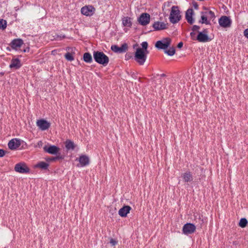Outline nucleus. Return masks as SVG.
Listing matches in <instances>:
<instances>
[{
  "instance_id": "f257e3e1",
  "label": "nucleus",
  "mask_w": 248,
  "mask_h": 248,
  "mask_svg": "<svg viewBox=\"0 0 248 248\" xmlns=\"http://www.w3.org/2000/svg\"><path fill=\"white\" fill-rule=\"evenodd\" d=\"M93 57L96 62L104 66H106L109 62L108 57L103 52L94 51Z\"/></svg>"
},
{
  "instance_id": "f03ea898",
  "label": "nucleus",
  "mask_w": 248,
  "mask_h": 248,
  "mask_svg": "<svg viewBox=\"0 0 248 248\" xmlns=\"http://www.w3.org/2000/svg\"><path fill=\"white\" fill-rule=\"evenodd\" d=\"M147 54L141 48H138L135 53V60L140 65H143L146 60Z\"/></svg>"
},
{
  "instance_id": "7ed1b4c3",
  "label": "nucleus",
  "mask_w": 248,
  "mask_h": 248,
  "mask_svg": "<svg viewBox=\"0 0 248 248\" xmlns=\"http://www.w3.org/2000/svg\"><path fill=\"white\" fill-rule=\"evenodd\" d=\"M181 16L180 10L177 6H173L171 7L169 19L172 24L178 23L181 19Z\"/></svg>"
},
{
  "instance_id": "20e7f679",
  "label": "nucleus",
  "mask_w": 248,
  "mask_h": 248,
  "mask_svg": "<svg viewBox=\"0 0 248 248\" xmlns=\"http://www.w3.org/2000/svg\"><path fill=\"white\" fill-rule=\"evenodd\" d=\"M170 42L171 39L170 38H166L157 41L155 46L156 48L160 49H166L170 46Z\"/></svg>"
},
{
  "instance_id": "39448f33",
  "label": "nucleus",
  "mask_w": 248,
  "mask_h": 248,
  "mask_svg": "<svg viewBox=\"0 0 248 248\" xmlns=\"http://www.w3.org/2000/svg\"><path fill=\"white\" fill-rule=\"evenodd\" d=\"M16 171L20 173H27L29 172L30 169L24 162H20L16 164L15 166Z\"/></svg>"
},
{
  "instance_id": "423d86ee",
  "label": "nucleus",
  "mask_w": 248,
  "mask_h": 248,
  "mask_svg": "<svg viewBox=\"0 0 248 248\" xmlns=\"http://www.w3.org/2000/svg\"><path fill=\"white\" fill-rule=\"evenodd\" d=\"M95 8L91 5H86L81 9V14L87 16H93L95 13Z\"/></svg>"
},
{
  "instance_id": "0eeeda50",
  "label": "nucleus",
  "mask_w": 248,
  "mask_h": 248,
  "mask_svg": "<svg viewBox=\"0 0 248 248\" xmlns=\"http://www.w3.org/2000/svg\"><path fill=\"white\" fill-rule=\"evenodd\" d=\"M79 162V163L77 165L78 167H84L89 164L90 158L88 156L84 155H81L79 157L76 159Z\"/></svg>"
},
{
  "instance_id": "6e6552de",
  "label": "nucleus",
  "mask_w": 248,
  "mask_h": 248,
  "mask_svg": "<svg viewBox=\"0 0 248 248\" xmlns=\"http://www.w3.org/2000/svg\"><path fill=\"white\" fill-rule=\"evenodd\" d=\"M218 23L221 27L228 28L231 26L232 20L227 16H222L218 19Z\"/></svg>"
},
{
  "instance_id": "1a4fd4ad",
  "label": "nucleus",
  "mask_w": 248,
  "mask_h": 248,
  "mask_svg": "<svg viewBox=\"0 0 248 248\" xmlns=\"http://www.w3.org/2000/svg\"><path fill=\"white\" fill-rule=\"evenodd\" d=\"M150 16L147 13H142L138 18V22L142 26H146L150 23Z\"/></svg>"
},
{
  "instance_id": "9d476101",
  "label": "nucleus",
  "mask_w": 248,
  "mask_h": 248,
  "mask_svg": "<svg viewBox=\"0 0 248 248\" xmlns=\"http://www.w3.org/2000/svg\"><path fill=\"white\" fill-rule=\"evenodd\" d=\"M23 141L18 139H13L8 142V146L11 150H16L21 144Z\"/></svg>"
},
{
  "instance_id": "9b49d317",
  "label": "nucleus",
  "mask_w": 248,
  "mask_h": 248,
  "mask_svg": "<svg viewBox=\"0 0 248 248\" xmlns=\"http://www.w3.org/2000/svg\"><path fill=\"white\" fill-rule=\"evenodd\" d=\"M196 230V226L192 223H186L183 228V232L185 234L188 235L193 233Z\"/></svg>"
},
{
  "instance_id": "f8f14e48",
  "label": "nucleus",
  "mask_w": 248,
  "mask_h": 248,
  "mask_svg": "<svg viewBox=\"0 0 248 248\" xmlns=\"http://www.w3.org/2000/svg\"><path fill=\"white\" fill-rule=\"evenodd\" d=\"M122 25L125 27L124 30L127 32L128 28H130L132 25V18L128 16H124L122 18Z\"/></svg>"
},
{
  "instance_id": "ddd939ff",
  "label": "nucleus",
  "mask_w": 248,
  "mask_h": 248,
  "mask_svg": "<svg viewBox=\"0 0 248 248\" xmlns=\"http://www.w3.org/2000/svg\"><path fill=\"white\" fill-rule=\"evenodd\" d=\"M36 125L41 130L43 131L47 129L50 125L49 123L44 119L37 120L36 122Z\"/></svg>"
},
{
  "instance_id": "4468645a",
  "label": "nucleus",
  "mask_w": 248,
  "mask_h": 248,
  "mask_svg": "<svg viewBox=\"0 0 248 248\" xmlns=\"http://www.w3.org/2000/svg\"><path fill=\"white\" fill-rule=\"evenodd\" d=\"M111 49L114 52L122 53L126 51L127 45L126 44H124L120 47L116 45H113L111 46Z\"/></svg>"
},
{
  "instance_id": "2eb2a0df",
  "label": "nucleus",
  "mask_w": 248,
  "mask_h": 248,
  "mask_svg": "<svg viewBox=\"0 0 248 248\" xmlns=\"http://www.w3.org/2000/svg\"><path fill=\"white\" fill-rule=\"evenodd\" d=\"M23 43V41L21 39H15L11 42V46L16 50H18Z\"/></svg>"
},
{
  "instance_id": "dca6fc26",
  "label": "nucleus",
  "mask_w": 248,
  "mask_h": 248,
  "mask_svg": "<svg viewBox=\"0 0 248 248\" xmlns=\"http://www.w3.org/2000/svg\"><path fill=\"white\" fill-rule=\"evenodd\" d=\"M44 150L50 154L56 155L59 152L60 148L55 145L45 146L44 147Z\"/></svg>"
},
{
  "instance_id": "f3484780",
  "label": "nucleus",
  "mask_w": 248,
  "mask_h": 248,
  "mask_svg": "<svg viewBox=\"0 0 248 248\" xmlns=\"http://www.w3.org/2000/svg\"><path fill=\"white\" fill-rule=\"evenodd\" d=\"M155 31H160L167 29V24L164 22L156 21L153 25Z\"/></svg>"
},
{
  "instance_id": "a211bd4d",
  "label": "nucleus",
  "mask_w": 248,
  "mask_h": 248,
  "mask_svg": "<svg viewBox=\"0 0 248 248\" xmlns=\"http://www.w3.org/2000/svg\"><path fill=\"white\" fill-rule=\"evenodd\" d=\"M22 66L20 60L18 58H13L11 61L9 67L11 69H17Z\"/></svg>"
},
{
  "instance_id": "6ab92c4d",
  "label": "nucleus",
  "mask_w": 248,
  "mask_h": 248,
  "mask_svg": "<svg viewBox=\"0 0 248 248\" xmlns=\"http://www.w3.org/2000/svg\"><path fill=\"white\" fill-rule=\"evenodd\" d=\"M194 11L192 9H188L186 13V18L187 22L192 24L194 22V19L193 18Z\"/></svg>"
},
{
  "instance_id": "aec40b11",
  "label": "nucleus",
  "mask_w": 248,
  "mask_h": 248,
  "mask_svg": "<svg viewBox=\"0 0 248 248\" xmlns=\"http://www.w3.org/2000/svg\"><path fill=\"white\" fill-rule=\"evenodd\" d=\"M131 209V207L130 206L128 205L124 206L119 210V215L122 217H126Z\"/></svg>"
},
{
  "instance_id": "412c9836",
  "label": "nucleus",
  "mask_w": 248,
  "mask_h": 248,
  "mask_svg": "<svg viewBox=\"0 0 248 248\" xmlns=\"http://www.w3.org/2000/svg\"><path fill=\"white\" fill-rule=\"evenodd\" d=\"M204 11H202L207 18L211 21L213 20L216 17L215 13L211 11L210 9L203 7Z\"/></svg>"
},
{
  "instance_id": "4be33fe9",
  "label": "nucleus",
  "mask_w": 248,
  "mask_h": 248,
  "mask_svg": "<svg viewBox=\"0 0 248 248\" xmlns=\"http://www.w3.org/2000/svg\"><path fill=\"white\" fill-rule=\"evenodd\" d=\"M197 39L200 42H206L209 40L208 35L203 32L199 33Z\"/></svg>"
},
{
  "instance_id": "5701e85b",
  "label": "nucleus",
  "mask_w": 248,
  "mask_h": 248,
  "mask_svg": "<svg viewBox=\"0 0 248 248\" xmlns=\"http://www.w3.org/2000/svg\"><path fill=\"white\" fill-rule=\"evenodd\" d=\"M182 177L185 182H190L193 181V176L191 172L187 171L182 174Z\"/></svg>"
},
{
  "instance_id": "b1692460",
  "label": "nucleus",
  "mask_w": 248,
  "mask_h": 248,
  "mask_svg": "<svg viewBox=\"0 0 248 248\" xmlns=\"http://www.w3.org/2000/svg\"><path fill=\"white\" fill-rule=\"evenodd\" d=\"M201 19L199 21V23L202 24H205L206 25H210V20L207 18V17L204 15V14L202 12H201Z\"/></svg>"
},
{
  "instance_id": "393cba45",
  "label": "nucleus",
  "mask_w": 248,
  "mask_h": 248,
  "mask_svg": "<svg viewBox=\"0 0 248 248\" xmlns=\"http://www.w3.org/2000/svg\"><path fill=\"white\" fill-rule=\"evenodd\" d=\"M49 166V164L43 161L39 162L34 165V168H40L42 170H46Z\"/></svg>"
},
{
  "instance_id": "a878e982",
  "label": "nucleus",
  "mask_w": 248,
  "mask_h": 248,
  "mask_svg": "<svg viewBox=\"0 0 248 248\" xmlns=\"http://www.w3.org/2000/svg\"><path fill=\"white\" fill-rule=\"evenodd\" d=\"M65 147L68 150H74L75 148V145L72 141L70 140H67L65 141Z\"/></svg>"
},
{
  "instance_id": "bb28decb",
  "label": "nucleus",
  "mask_w": 248,
  "mask_h": 248,
  "mask_svg": "<svg viewBox=\"0 0 248 248\" xmlns=\"http://www.w3.org/2000/svg\"><path fill=\"white\" fill-rule=\"evenodd\" d=\"M84 61L88 63H91L93 60L92 55L89 53H85L83 55Z\"/></svg>"
},
{
  "instance_id": "cd10ccee",
  "label": "nucleus",
  "mask_w": 248,
  "mask_h": 248,
  "mask_svg": "<svg viewBox=\"0 0 248 248\" xmlns=\"http://www.w3.org/2000/svg\"><path fill=\"white\" fill-rule=\"evenodd\" d=\"M247 224L248 221L247 219L245 218H243L240 219L239 223V225L242 228H244L247 226Z\"/></svg>"
},
{
  "instance_id": "c85d7f7f",
  "label": "nucleus",
  "mask_w": 248,
  "mask_h": 248,
  "mask_svg": "<svg viewBox=\"0 0 248 248\" xmlns=\"http://www.w3.org/2000/svg\"><path fill=\"white\" fill-rule=\"evenodd\" d=\"M65 58L69 61H72L74 60V56L72 54L68 52L65 54Z\"/></svg>"
},
{
  "instance_id": "c756f323",
  "label": "nucleus",
  "mask_w": 248,
  "mask_h": 248,
  "mask_svg": "<svg viewBox=\"0 0 248 248\" xmlns=\"http://www.w3.org/2000/svg\"><path fill=\"white\" fill-rule=\"evenodd\" d=\"M175 49L173 47L170 48L168 50H166L165 52L169 56H173L175 54Z\"/></svg>"
},
{
  "instance_id": "7c9ffc66",
  "label": "nucleus",
  "mask_w": 248,
  "mask_h": 248,
  "mask_svg": "<svg viewBox=\"0 0 248 248\" xmlns=\"http://www.w3.org/2000/svg\"><path fill=\"white\" fill-rule=\"evenodd\" d=\"M7 27V22L5 20H0V29L4 30Z\"/></svg>"
},
{
  "instance_id": "2f4dec72",
  "label": "nucleus",
  "mask_w": 248,
  "mask_h": 248,
  "mask_svg": "<svg viewBox=\"0 0 248 248\" xmlns=\"http://www.w3.org/2000/svg\"><path fill=\"white\" fill-rule=\"evenodd\" d=\"M141 46H142L141 49L144 51V52H147L148 53V51L147 50V47H148V43L147 42H143Z\"/></svg>"
},
{
  "instance_id": "473e14b6",
  "label": "nucleus",
  "mask_w": 248,
  "mask_h": 248,
  "mask_svg": "<svg viewBox=\"0 0 248 248\" xmlns=\"http://www.w3.org/2000/svg\"><path fill=\"white\" fill-rule=\"evenodd\" d=\"M43 144V142L41 140H40L37 142V143L34 146V147L36 148H40L42 146Z\"/></svg>"
},
{
  "instance_id": "72a5a7b5",
  "label": "nucleus",
  "mask_w": 248,
  "mask_h": 248,
  "mask_svg": "<svg viewBox=\"0 0 248 248\" xmlns=\"http://www.w3.org/2000/svg\"><path fill=\"white\" fill-rule=\"evenodd\" d=\"M117 243V241H116L115 240L113 239H111L110 240V244L112 245V246H115V245H116Z\"/></svg>"
},
{
  "instance_id": "f704fd0d",
  "label": "nucleus",
  "mask_w": 248,
  "mask_h": 248,
  "mask_svg": "<svg viewBox=\"0 0 248 248\" xmlns=\"http://www.w3.org/2000/svg\"><path fill=\"white\" fill-rule=\"evenodd\" d=\"M56 158L55 157H47L46 158V160L47 162L52 161L55 160Z\"/></svg>"
},
{
  "instance_id": "c9c22d12",
  "label": "nucleus",
  "mask_w": 248,
  "mask_h": 248,
  "mask_svg": "<svg viewBox=\"0 0 248 248\" xmlns=\"http://www.w3.org/2000/svg\"><path fill=\"white\" fill-rule=\"evenodd\" d=\"M244 36L248 39V29H247L244 31Z\"/></svg>"
},
{
  "instance_id": "e433bc0d",
  "label": "nucleus",
  "mask_w": 248,
  "mask_h": 248,
  "mask_svg": "<svg viewBox=\"0 0 248 248\" xmlns=\"http://www.w3.org/2000/svg\"><path fill=\"white\" fill-rule=\"evenodd\" d=\"M5 155V151L2 149H0V157H3Z\"/></svg>"
},
{
  "instance_id": "4c0bfd02",
  "label": "nucleus",
  "mask_w": 248,
  "mask_h": 248,
  "mask_svg": "<svg viewBox=\"0 0 248 248\" xmlns=\"http://www.w3.org/2000/svg\"><path fill=\"white\" fill-rule=\"evenodd\" d=\"M183 46V43L181 42L180 43H178V45H177V47L179 48H181Z\"/></svg>"
},
{
  "instance_id": "58836bf2",
  "label": "nucleus",
  "mask_w": 248,
  "mask_h": 248,
  "mask_svg": "<svg viewBox=\"0 0 248 248\" xmlns=\"http://www.w3.org/2000/svg\"><path fill=\"white\" fill-rule=\"evenodd\" d=\"M130 57L128 55H127V54H126V56H125V58H126V60H128Z\"/></svg>"
},
{
  "instance_id": "ea45409f",
  "label": "nucleus",
  "mask_w": 248,
  "mask_h": 248,
  "mask_svg": "<svg viewBox=\"0 0 248 248\" xmlns=\"http://www.w3.org/2000/svg\"><path fill=\"white\" fill-rule=\"evenodd\" d=\"M193 28H194V29H199V27L195 25V26H194Z\"/></svg>"
},
{
  "instance_id": "a19ab883",
  "label": "nucleus",
  "mask_w": 248,
  "mask_h": 248,
  "mask_svg": "<svg viewBox=\"0 0 248 248\" xmlns=\"http://www.w3.org/2000/svg\"><path fill=\"white\" fill-rule=\"evenodd\" d=\"M195 8L197 9L198 8V6L197 5V6H195Z\"/></svg>"
},
{
  "instance_id": "79ce46f5",
  "label": "nucleus",
  "mask_w": 248,
  "mask_h": 248,
  "mask_svg": "<svg viewBox=\"0 0 248 248\" xmlns=\"http://www.w3.org/2000/svg\"><path fill=\"white\" fill-rule=\"evenodd\" d=\"M193 34V32H191V33H190V35H191V36L192 35V34Z\"/></svg>"
}]
</instances>
